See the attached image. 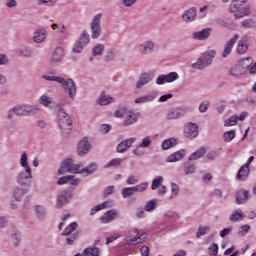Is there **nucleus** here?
I'll return each instance as SVG.
<instances>
[{
    "label": "nucleus",
    "mask_w": 256,
    "mask_h": 256,
    "mask_svg": "<svg viewBox=\"0 0 256 256\" xmlns=\"http://www.w3.org/2000/svg\"><path fill=\"white\" fill-rule=\"evenodd\" d=\"M27 161V153H23L21 155L20 165L25 168V171L20 172L17 177V181L22 187H31V183H33V174L31 173V167H29Z\"/></svg>",
    "instance_id": "f257e3e1"
},
{
    "label": "nucleus",
    "mask_w": 256,
    "mask_h": 256,
    "mask_svg": "<svg viewBox=\"0 0 256 256\" xmlns=\"http://www.w3.org/2000/svg\"><path fill=\"white\" fill-rule=\"evenodd\" d=\"M57 121L62 131V135L64 137H69V135H71V131L73 130V120H71V116L67 114L65 109L58 108Z\"/></svg>",
    "instance_id": "f03ea898"
},
{
    "label": "nucleus",
    "mask_w": 256,
    "mask_h": 256,
    "mask_svg": "<svg viewBox=\"0 0 256 256\" xmlns=\"http://www.w3.org/2000/svg\"><path fill=\"white\" fill-rule=\"evenodd\" d=\"M215 55H217V51L215 50H208L204 52L195 63L191 64V68L196 71H203V69H207V67L213 65Z\"/></svg>",
    "instance_id": "7ed1b4c3"
},
{
    "label": "nucleus",
    "mask_w": 256,
    "mask_h": 256,
    "mask_svg": "<svg viewBox=\"0 0 256 256\" xmlns=\"http://www.w3.org/2000/svg\"><path fill=\"white\" fill-rule=\"evenodd\" d=\"M15 115L18 117H31L37 115L41 108L39 105L21 104L14 107Z\"/></svg>",
    "instance_id": "20e7f679"
},
{
    "label": "nucleus",
    "mask_w": 256,
    "mask_h": 256,
    "mask_svg": "<svg viewBox=\"0 0 256 256\" xmlns=\"http://www.w3.org/2000/svg\"><path fill=\"white\" fill-rule=\"evenodd\" d=\"M60 167L61 169L58 170V175H65V173L77 175L79 174V169H81V165L75 164L72 158L65 159Z\"/></svg>",
    "instance_id": "39448f33"
},
{
    "label": "nucleus",
    "mask_w": 256,
    "mask_h": 256,
    "mask_svg": "<svg viewBox=\"0 0 256 256\" xmlns=\"http://www.w3.org/2000/svg\"><path fill=\"white\" fill-rule=\"evenodd\" d=\"M126 247H132V245H139L143 243V236H139V229H130L125 235Z\"/></svg>",
    "instance_id": "423d86ee"
},
{
    "label": "nucleus",
    "mask_w": 256,
    "mask_h": 256,
    "mask_svg": "<svg viewBox=\"0 0 256 256\" xmlns=\"http://www.w3.org/2000/svg\"><path fill=\"white\" fill-rule=\"evenodd\" d=\"M91 43V36L87 30L82 31L78 41L73 46L74 53H82V51Z\"/></svg>",
    "instance_id": "0eeeda50"
},
{
    "label": "nucleus",
    "mask_w": 256,
    "mask_h": 256,
    "mask_svg": "<svg viewBox=\"0 0 256 256\" xmlns=\"http://www.w3.org/2000/svg\"><path fill=\"white\" fill-rule=\"evenodd\" d=\"M103 14L99 13L93 17L92 22L90 23L91 37L92 39H99L101 37V19Z\"/></svg>",
    "instance_id": "6e6552de"
},
{
    "label": "nucleus",
    "mask_w": 256,
    "mask_h": 256,
    "mask_svg": "<svg viewBox=\"0 0 256 256\" xmlns=\"http://www.w3.org/2000/svg\"><path fill=\"white\" fill-rule=\"evenodd\" d=\"M59 83L65 91H68L70 99H75V95H77V86L75 85V81L71 78H62V81Z\"/></svg>",
    "instance_id": "1a4fd4ad"
},
{
    "label": "nucleus",
    "mask_w": 256,
    "mask_h": 256,
    "mask_svg": "<svg viewBox=\"0 0 256 256\" xmlns=\"http://www.w3.org/2000/svg\"><path fill=\"white\" fill-rule=\"evenodd\" d=\"M138 53L140 55H151L155 53V42L153 40H145L138 45Z\"/></svg>",
    "instance_id": "9d476101"
},
{
    "label": "nucleus",
    "mask_w": 256,
    "mask_h": 256,
    "mask_svg": "<svg viewBox=\"0 0 256 256\" xmlns=\"http://www.w3.org/2000/svg\"><path fill=\"white\" fill-rule=\"evenodd\" d=\"M199 135V125L188 122L184 125V137L195 139Z\"/></svg>",
    "instance_id": "9b49d317"
},
{
    "label": "nucleus",
    "mask_w": 256,
    "mask_h": 256,
    "mask_svg": "<svg viewBox=\"0 0 256 256\" xmlns=\"http://www.w3.org/2000/svg\"><path fill=\"white\" fill-rule=\"evenodd\" d=\"M69 199H73V191L71 190H64L58 195L56 200V208L61 209L63 205H67Z\"/></svg>",
    "instance_id": "f8f14e48"
},
{
    "label": "nucleus",
    "mask_w": 256,
    "mask_h": 256,
    "mask_svg": "<svg viewBox=\"0 0 256 256\" xmlns=\"http://www.w3.org/2000/svg\"><path fill=\"white\" fill-rule=\"evenodd\" d=\"M179 79V74L177 72H170L168 74H162L157 77L156 83L157 85H165V83H173V81H177Z\"/></svg>",
    "instance_id": "ddd939ff"
},
{
    "label": "nucleus",
    "mask_w": 256,
    "mask_h": 256,
    "mask_svg": "<svg viewBox=\"0 0 256 256\" xmlns=\"http://www.w3.org/2000/svg\"><path fill=\"white\" fill-rule=\"evenodd\" d=\"M89 151H91V143H89V140L85 137L78 143L77 152L79 157H85V155H88Z\"/></svg>",
    "instance_id": "4468645a"
},
{
    "label": "nucleus",
    "mask_w": 256,
    "mask_h": 256,
    "mask_svg": "<svg viewBox=\"0 0 256 256\" xmlns=\"http://www.w3.org/2000/svg\"><path fill=\"white\" fill-rule=\"evenodd\" d=\"M237 41H239V34H234V36L226 42L222 57L226 58L231 55V51H233V47H235V43H237Z\"/></svg>",
    "instance_id": "2eb2a0df"
},
{
    "label": "nucleus",
    "mask_w": 256,
    "mask_h": 256,
    "mask_svg": "<svg viewBox=\"0 0 256 256\" xmlns=\"http://www.w3.org/2000/svg\"><path fill=\"white\" fill-rule=\"evenodd\" d=\"M135 138H129L126 140L121 141L116 148L117 153H126V151H129L131 147H133V144L135 143Z\"/></svg>",
    "instance_id": "dca6fc26"
},
{
    "label": "nucleus",
    "mask_w": 256,
    "mask_h": 256,
    "mask_svg": "<svg viewBox=\"0 0 256 256\" xmlns=\"http://www.w3.org/2000/svg\"><path fill=\"white\" fill-rule=\"evenodd\" d=\"M213 29L212 28H204L201 31L194 32L192 34V38L197 41H207L209 37H211Z\"/></svg>",
    "instance_id": "f3484780"
},
{
    "label": "nucleus",
    "mask_w": 256,
    "mask_h": 256,
    "mask_svg": "<svg viewBox=\"0 0 256 256\" xmlns=\"http://www.w3.org/2000/svg\"><path fill=\"white\" fill-rule=\"evenodd\" d=\"M249 39L250 37L248 35H244L238 41L236 51L239 55H244V53H247V50L249 49V44H247V41H249Z\"/></svg>",
    "instance_id": "a211bd4d"
},
{
    "label": "nucleus",
    "mask_w": 256,
    "mask_h": 256,
    "mask_svg": "<svg viewBox=\"0 0 256 256\" xmlns=\"http://www.w3.org/2000/svg\"><path fill=\"white\" fill-rule=\"evenodd\" d=\"M195 17H197V8L192 7L182 14V19L185 21V23H192V21H195Z\"/></svg>",
    "instance_id": "6ab92c4d"
},
{
    "label": "nucleus",
    "mask_w": 256,
    "mask_h": 256,
    "mask_svg": "<svg viewBox=\"0 0 256 256\" xmlns=\"http://www.w3.org/2000/svg\"><path fill=\"white\" fill-rule=\"evenodd\" d=\"M185 115V110L181 107L172 108L167 113V119H179Z\"/></svg>",
    "instance_id": "aec40b11"
},
{
    "label": "nucleus",
    "mask_w": 256,
    "mask_h": 256,
    "mask_svg": "<svg viewBox=\"0 0 256 256\" xmlns=\"http://www.w3.org/2000/svg\"><path fill=\"white\" fill-rule=\"evenodd\" d=\"M47 39V30L38 29L34 32L32 40L34 43L41 44Z\"/></svg>",
    "instance_id": "412c9836"
},
{
    "label": "nucleus",
    "mask_w": 256,
    "mask_h": 256,
    "mask_svg": "<svg viewBox=\"0 0 256 256\" xmlns=\"http://www.w3.org/2000/svg\"><path fill=\"white\" fill-rule=\"evenodd\" d=\"M249 173H251V169L249 168V164H244L239 169V171L236 175V179H238V181H246L247 177H249Z\"/></svg>",
    "instance_id": "4be33fe9"
},
{
    "label": "nucleus",
    "mask_w": 256,
    "mask_h": 256,
    "mask_svg": "<svg viewBox=\"0 0 256 256\" xmlns=\"http://www.w3.org/2000/svg\"><path fill=\"white\" fill-rule=\"evenodd\" d=\"M235 199L237 205H243V203H246L247 199H249V191L245 189L238 190L236 192Z\"/></svg>",
    "instance_id": "5701e85b"
},
{
    "label": "nucleus",
    "mask_w": 256,
    "mask_h": 256,
    "mask_svg": "<svg viewBox=\"0 0 256 256\" xmlns=\"http://www.w3.org/2000/svg\"><path fill=\"white\" fill-rule=\"evenodd\" d=\"M63 57H65V50L63 47H57L52 53L51 63H60L63 61Z\"/></svg>",
    "instance_id": "b1692460"
},
{
    "label": "nucleus",
    "mask_w": 256,
    "mask_h": 256,
    "mask_svg": "<svg viewBox=\"0 0 256 256\" xmlns=\"http://www.w3.org/2000/svg\"><path fill=\"white\" fill-rule=\"evenodd\" d=\"M29 189H31L29 186H26V188L22 189L19 187L14 188L12 198L14 201H21V199H23V195H27V193H29Z\"/></svg>",
    "instance_id": "393cba45"
},
{
    "label": "nucleus",
    "mask_w": 256,
    "mask_h": 256,
    "mask_svg": "<svg viewBox=\"0 0 256 256\" xmlns=\"http://www.w3.org/2000/svg\"><path fill=\"white\" fill-rule=\"evenodd\" d=\"M185 149L179 150L173 154H171L170 156H168L167 158V163H176V161H181L182 159L185 158Z\"/></svg>",
    "instance_id": "a878e982"
},
{
    "label": "nucleus",
    "mask_w": 256,
    "mask_h": 256,
    "mask_svg": "<svg viewBox=\"0 0 256 256\" xmlns=\"http://www.w3.org/2000/svg\"><path fill=\"white\" fill-rule=\"evenodd\" d=\"M117 210H108L104 215L101 216L102 223H111L114 219H117Z\"/></svg>",
    "instance_id": "bb28decb"
},
{
    "label": "nucleus",
    "mask_w": 256,
    "mask_h": 256,
    "mask_svg": "<svg viewBox=\"0 0 256 256\" xmlns=\"http://www.w3.org/2000/svg\"><path fill=\"white\" fill-rule=\"evenodd\" d=\"M139 121V117L133 111H130L127 116L124 118L123 125L124 127H129L130 125H134Z\"/></svg>",
    "instance_id": "cd10ccee"
},
{
    "label": "nucleus",
    "mask_w": 256,
    "mask_h": 256,
    "mask_svg": "<svg viewBox=\"0 0 256 256\" xmlns=\"http://www.w3.org/2000/svg\"><path fill=\"white\" fill-rule=\"evenodd\" d=\"M97 169H99V165H97V163H95V162H92L88 166L79 170L78 174H80V175H83V174L93 175V173H95V171H97Z\"/></svg>",
    "instance_id": "c85d7f7f"
},
{
    "label": "nucleus",
    "mask_w": 256,
    "mask_h": 256,
    "mask_svg": "<svg viewBox=\"0 0 256 256\" xmlns=\"http://www.w3.org/2000/svg\"><path fill=\"white\" fill-rule=\"evenodd\" d=\"M246 3L247 0H231L230 13H237Z\"/></svg>",
    "instance_id": "c756f323"
},
{
    "label": "nucleus",
    "mask_w": 256,
    "mask_h": 256,
    "mask_svg": "<svg viewBox=\"0 0 256 256\" xmlns=\"http://www.w3.org/2000/svg\"><path fill=\"white\" fill-rule=\"evenodd\" d=\"M151 76L148 73H142L139 81L136 84V88L137 89H141V87H143L144 85H147V83H149L151 81Z\"/></svg>",
    "instance_id": "7c9ffc66"
},
{
    "label": "nucleus",
    "mask_w": 256,
    "mask_h": 256,
    "mask_svg": "<svg viewBox=\"0 0 256 256\" xmlns=\"http://www.w3.org/2000/svg\"><path fill=\"white\" fill-rule=\"evenodd\" d=\"M244 219H245V214H243V211H241V209L235 210L230 215L231 223H237V221H243Z\"/></svg>",
    "instance_id": "2f4dec72"
},
{
    "label": "nucleus",
    "mask_w": 256,
    "mask_h": 256,
    "mask_svg": "<svg viewBox=\"0 0 256 256\" xmlns=\"http://www.w3.org/2000/svg\"><path fill=\"white\" fill-rule=\"evenodd\" d=\"M17 55L19 57H31L33 55V48L31 47H20L17 49Z\"/></svg>",
    "instance_id": "473e14b6"
},
{
    "label": "nucleus",
    "mask_w": 256,
    "mask_h": 256,
    "mask_svg": "<svg viewBox=\"0 0 256 256\" xmlns=\"http://www.w3.org/2000/svg\"><path fill=\"white\" fill-rule=\"evenodd\" d=\"M229 75L232 77H241V75H245V70L239 64H236L230 69Z\"/></svg>",
    "instance_id": "72a5a7b5"
},
{
    "label": "nucleus",
    "mask_w": 256,
    "mask_h": 256,
    "mask_svg": "<svg viewBox=\"0 0 256 256\" xmlns=\"http://www.w3.org/2000/svg\"><path fill=\"white\" fill-rule=\"evenodd\" d=\"M238 65L242 67V69L244 70V73H247V70L251 67V65H253V58L251 57L244 58L239 61Z\"/></svg>",
    "instance_id": "f704fd0d"
},
{
    "label": "nucleus",
    "mask_w": 256,
    "mask_h": 256,
    "mask_svg": "<svg viewBox=\"0 0 256 256\" xmlns=\"http://www.w3.org/2000/svg\"><path fill=\"white\" fill-rule=\"evenodd\" d=\"M251 15V9L249 7H242L238 10V13L234 14L235 19H243V17H248Z\"/></svg>",
    "instance_id": "c9c22d12"
},
{
    "label": "nucleus",
    "mask_w": 256,
    "mask_h": 256,
    "mask_svg": "<svg viewBox=\"0 0 256 256\" xmlns=\"http://www.w3.org/2000/svg\"><path fill=\"white\" fill-rule=\"evenodd\" d=\"M205 153H207V150H205V148H200L196 152L192 153V155L188 158V161H197V159L205 157Z\"/></svg>",
    "instance_id": "e433bc0d"
},
{
    "label": "nucleus",
    "mask_w": 256,
    "mask_h": 256,
    "mask_svg": "<svg viewBox=\"0 0 256 256\" xmlns=\"http://www.w3.org/2000/svg\"><path fill=\"white\" fill-rule=\"evenodd\" d=\"M177 145V138H169L162 142V149L167 151V149H171V147H175Z\"/></svg>",
    "instance_id": "4c0bfd02"
},
{
    "label": "nucleus",
    "mask_w": 256,
    "mask_h": 256,
    "mask_svg": "<svg viewBox=\"0 0 256 256\" xmlns=\"http://www.w3.org/2000/svg\"><path fill=\"white\" fill-rule=\"evenodd\" d=\"M40 105H43V107H47L48 109H51V105H53V98L42 95L39 99Z\"/></svg>",
    "instance_id": "58836bf2"
},
{
    "label": "nucleus",
    "mask_w": 256,
    "mask_h": 256,
    "mask_svg": "<svg viewBox=\"0 0 256 256\" xmlns=\"http://www.w3.org/2000/svg\"><path fill=\"white\" fill-rule=\"evenodd\" d=\"M78 227L77 222H72L70 225H68L64 231L62 232L63 237H69V235H72L73 231H75Z\"/></svg>",
    "instance_id": "ea45409f"
},
{
    "label": "nucleus",
    "mask_w": 256,
    "mask_h": 256,
    "mask_svg": "<svg viewBox=\"0 0 256 256\" xmlns=\"http://www.w3.org/2000/svg\"><path fill=\"white\" fill-rule=\"evenodd\" d=\"M111 101H113V97L107 96L105 92H102L98 99V105H109Z\"/></svg>",
    "instance_id": "a19ab883"
},
{
    "label": "nucleus",
    "mask_w": 256,
    "mask_h": 256,
    "mask_svg": "<svg viewBox=\"0 0 256 256\" xmlns=\"http://www.w3.org/2000/svg\"><path fill=\"white\" fill-rule=\"evenodd\" d=\"M103 53H105V45L104 44H97L96 46H94V48L92 50V55L94 57H99V56L103 55Z\"/></svg>",
    "instance_id": "79ce46f5"
},
{
    "label": "nucleus",
    "mask_w": 256,
    "mask_h": 256,
    "mask_svg": "<svg viewBox=\"0 0 256 256\" xmlns=\"http://www.w3.org/2000/svg\"><path fill=\"white\" fill-rule=\"evenodd\" d=\"M117 57V48H110L105 55L104 59L106 63H110V61H113Z\"/></svg>",
    "instance_id": "37998d69"
},
{
    "label": "nucleus",
    "mask_w": 256,
    "mask_h": 256,
    "mask_svg": "<svg viewBox=\"0 0 256 256\" xmlns=\"http://www.w3.org/2000/svg\"><path fill=\"white\" fill-rule=\"evenodd\" d=\"M255 25H256V21L253 18L244 19L241 22V27H243V29H253Z\"/></svg>",
    "instance_id": "c03bdc74"
},
{
    "label": "nucleus",
    "mask_w": 256,
    "mask_h": 256,
    "mask_svg": "<svg viewBox=\"0 0 256 256\" xmlns=\"http://www.w3.org/2000/svg\"><path fill=\"white\" fill-rule=\"evenodd\" d=\"M197 169V166H195V164H191L189 162H186L184 164V172L186 175H193V173H195Z\"/></svg>",
    "instance_id": "a18cd8bd"
},
{
    "label": "nucleus",
    "mask_w": 256,
    "mask_h": 256,
    "mask_svg": "<svg viewBox=\"0 0 256 256\" xmlns=\"http://www.w3.org/2000/svg\"><path fill=\"white\" fill-rule=\"evenodd\" d=\"M81 235L80 231H76L74 234H70L67 238H66V243L67 245H73V243H75L77 241V239H79V236Z\"/></svg>",
    "instance_id": "49530a36"
},
{
    "label": "nucleus",
    "mask_w": 256,
    "mask_h": 256,
    "mask_svg": "<svg viewBox=\"0 0 256 256\" xmlns=\"http://www.w3.org/2000/svg\"><path fill=\"white\" fill-rule=\"evenodd\" d=\"M154 100H155V97L153 95H146V96H142V97L135 99L134 102L139 104V103H149Z\"/></svg>",
    "instance_id": "de8ad7c7"
},
{
    "label": "nucleus",
    "mask_w": 256,
    "mask_h": 256,
    "mask_svg": "<svg viewBox=\"0 0 256 256\" xmlns=\"http://www.w3.org/2000/svg\"><path fill=\"white\" fill-rule=\"evenodd\" d=\"M238 121H239V116H231L230 118L224 121V126L233 127V125H237Z\"/></svg>",
    "instance_id": "09e8293b"
},
{
    "label": "nucleus",
    "mask_w": 256,
    "mask_h": 256,
    "mask_svg": "<svg viewBox=\"0 0 256 256\" xmlns=\"http://www.w3.org/2000/svg\"><path fill=\"white\" fill-rule=\"evenodd\" d=\"M130 111L127 110V107H120L118 110L115 111V117H118L119 119L121 118H125L127 116V114L129 113Z\"/></svg>",
    "instance_id": "8fccbe9b"
},
{
    "label": "nucleus",
    "mask_w": 256,
    "mask_h": 256,
    "mask_svg": "<svg viewBox=\"0 0 256 256\" xmlns=\"http://www.w3.org/2000/svg\"><path fill=\"white\" fill-rule=\"evenodd\" d=\"M84 254L86 256H99L100 255V251L99 248L94 247V248H86L84 250Z\"/></svg>",
    "instance_id": "3c124183"
},
{
    "label": "nucleus",
    "mask_w": 256,
    "mask_h": 256,
    "mask_svg": "<svg viewBox=\"0 0 256 256\" xmlns=\"http://www.w3.org/2000/svg\"><path fill=\"white\" fill-rule=\"evenodd\" d=\"M223 138L225 143H230V141H233V139H235V130L225 132L223 134Z\"/></svg>",
    "instance_id": "603ef678"
},
{
    "label": "nucleus",
    "mask_w": 256,
    "mask_h": 256,
    "mask_svg": "<svg viewBox=\"0 0 256 256\" xmlns=\"http://www.w3.org/2000/svg\"><path fill=\"white\" fill-rule=\"evenodd\" d=\"M219 253V246L216 243H212L208 248V255L217 256Z\"/></svg>",
    "instance_id": "864d4df0"
},
{
    "label": "nucleus",
    "mask_w": 256,
    "mask_h": 256,
    "mask_svg": "<svg viewBox=\"0 0 256 256\" xmlns=\"http://www.w3.org/2000/svg\"><path fill=\"white\" fill-rule=\"evenodd\" d=\"M131 195H135L133 187H126V188L122 189V197L124 199H127L128 197H131Z\"/></svg>",
    "instance_id": "5fc2aeb1"
},
{
    "label": "nucleus",
    "mask_w": 256,
    "mask_h": 256,
    "mask_svg": "<svg viewBox=\"0 0 256 256\" xmlns=\"http://www.w3.org/2000/svg\"><path fill=\"white\" fill-rule=\"evenodd\" d=\"M208 231H211L209 226L199 227L196 233L197 239H199V237H203V235H207Z\"/></svg>",
    "instance_id": "6e6d98bb"
},
{
    "label": "nucleus",
    "mask_w": 256,
    "mask_h": 256,
    "mask_svg": "<svg viewBox=\"0 0 256 256\" xmlns=\"http://www.w3.org/2000/svg\"><path fill=\"white\" fill-rule=\"evenodd\" d=\"M37 5H48V7H55L57 0H37Z\"/></svg>",
    "instance_id": "4d7b16f0"
},
{
    "label": "nucleus",
    "mask_w": 256,
    "mask_h": 256,
    "mask_svg": "<svg viewBox=\"0 0 256 256\" xmlns=\"http://www.w3.org/2000/svg\"><path fill=\"white\" fill-rule=\"evenodd\" d=\"M73 179H75V176H71V175H69V176H63V177H61V178L58 180L57 184H58V185H65L66 183H69V182L73 181Z\"/></svg>",
    "instance_id": "13d9d810"
},
{
    "label": "nucleus",
    "mask_w": 256,
    "mask_h": 256,
    "mask_svg": "<svg viewBox=\"0 0 256 256\" xmlns=\"http://www.w3.org/2000/svg\"><path fill=\"white\" fill-rule=\"evenodd\" d=\"M161 183H163V177L162 176H159L158 178H155L152 181V185H151L152 191H155V189H159V185H161Z\"/></svg>",
    "instance_id": "bf43d9fd"
},
{
    "label": "nucleus",
    "mask_w": 256,
    "mask_h": 256,
    "mask_svg": "<svg viewBox=\"0 0 256 256\" xmlns=\"http://www.w3.org/2000/svg\"><path fill=\"white\" fill-rule=\"evenodd\" d=\"M42 79H45V81H56V83H59V82L63 81V77H61V76L43 75Z\"/></svg>",
    "instance_id": "052dcab7"
},
{
    "label": "nucleus",
    "mask_w": 256,
    "mask_h": 256,
    "mask_svg": "<svg viewBox=\"0 0 256 256\" xmlns=\"http://www.w3.org/2000/svg\"><path fill=\"white\" fill-rule=\"evenodd\" d=\"M249 229H251V226L249 225H243L240 227V230L238 231V237H245L247 233H249Z\"/></svg>",
    "instance_id": "680f3d73"
},
{
    "label": "nucleus",
    "mask_w": 256,
    "mask_h": 256,
    "mask_svg": "<svg viewBox=\"0 0 256 256\" xmlns=\"http://www.w3.org/2000/svg\"><path fill=\"white\" fill-rule=\"evenodd\" d=\"M132 189L134 190V193H143V191H145V189H147V183L138 184V185L132 187Z\"/></svg>",
    "instance_id": "e2e57ef3"
},
{
    "label": "nucleus",
    "mask_w": 256,
    "mask_h": 256,
    "mask_svg": "<svg viewBox=\"0 0 256 256\" xmlns=\"http://www.w3.org/2000/svg\"><path fill=\"white\" fill-rule=\"evenodd\" d=\"M157 207L155 200H150L144 207V211H153Z\"/></svg>",
    "instance_id": "0e129e2a"
},
{
    "label": "nucleus",
    "mask_w": 256,
    "mask_h": 256,
    "mask_svg": "<svg viewBox=\"0 0 256 256\" xmlns=\"http://www.w3.org/2000/svg\"><path fill=\"white\" fill-rule=\"evenodd\" d=\"M35 211L38 219H43L45 217V208H43L42 206H36Z\"/></svg>",
    "instance_id": "69168bd1"
},
{
    "label": "nucleus",
    "mask_w": 256,
    "mask_h": 256,
    "mask_svg": "<svg viewBox=\"0 0 256 256\" xmlns=\"http://www.w3.org/2000/svg\"><path fill=\"white\" fill-rule=\"evenodd\" d=\"M171 193L172 195L170 196V199H173V197H177V195H179V185H177L176 183H172Z\"/></svg>",
    "instance_id": "338daca9"
},
{
    "label": "nucleus",
    "mask_w": 256,
    "mask_h": 256,
    "mask_svg": "<svg viewBox=\"0 0 256 256\" xmlns=\"http://www.w3.org/2000/svg\"><path fill=\"white\" fill-rule=\"evenodd\" d=\"M151 144H152L151 138H149V136H147V137L143 138L142 142L139 145H140V147L147 148V147H151Z\"/></svg>",
    "instance_id": "774afa93"
}]
</instances>
